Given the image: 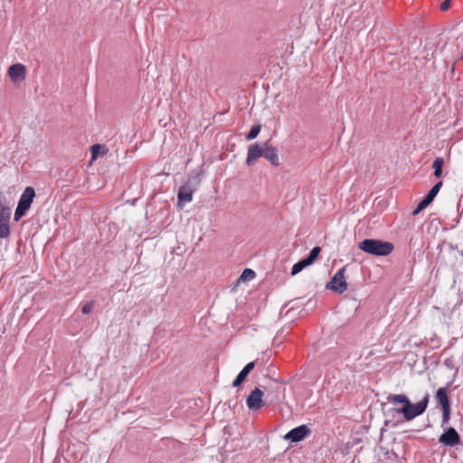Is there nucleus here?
Returning a JSON list of instances; mask_svg holds the SVG:
<instances>
[{"label": "nucleus", "mask_w": 463, "mask_h": 463, "mask_svg": "<svg viewBox=\"0 0 463 463\" xmlns=\"http://www.w3.org/2000/svg\"><path fill=\"white\" fill-rule=\"evenodd\" d=\"M386 400L392 404L402 403V407L395 408L394 411L402 414L404 419L409 421L424 413L429 404L430 394L426 393L421 401L414 404L405 394H389Z\"/></svg>", "instance_id": "1"}, {"label": "nucleus", "mask_w": 463, "mask_h": 463, "mask_svg": "<svg viewBox=\"0 0 463 463\" xmlns=\"http://www.w3.org/2000/svg\"><path fill=\"white\" fill-rule=\"evenodd\" d=\"M358 248L371 255L387 256L393 250V244L375 239H365L358 243Z\"/></svg>", "instance_id": "2"}, {"label": "nucleus", "mask_w": 463, "mask_h": 463, "mask_svg": "<svg viewBox=\"0 0 463 463\" xmlns=\"http://www.w3.org/2000/svg\"><path fill=\"white\" fill-rule=\"evenodd\" d=\"M200 183L198 177L194 178L193 181L188 180L184 184L181 185L178 190V206L183 207L185 203H190L193 199V194L195 187Z\"/></svg>", "instance_id": "3"}, {"label": "nucleus", "mask_w": 463, "mask_h": 463, "mask_svg": "<svg viewBox=\"0 0 463 463\" xmlns=\"http://www.w3.org/2000/svg\"><path fill=\"white\" fill-rule=\"evenodd\" d=\"M345 267L340 269L335 272V274L331 278L330 281L326 284V288L342 294L347 290V282L345 277Z\"/></svg>", "instance_id": "4"}, {"label": "nucleus", "mask_w": 463, "mask_h": 463, "mask_svg": "<svg viewBox=\"0 0 463 463\" xmlns=\"http://www.w3.org/2000/svg\"><path fill=\"white\" fill-rule=\"evenodd\" d=\"M443 429L444 433L439 438V443L448 447H454L461 443L460 436L453 427H445Z\"/></svg>", "instance_id": "5"}, {"label": "nucleus", "mask_w": 463, "mask_h": 463, "mask_svg": "<svg viewBox=\"0 0 463 463\" xmlns=\"http://www.w3.org/2000/svg\"><path fill=\"white\" fill-rule=\"evenodd\" d=\"M263 395L264 392L259 387H256L246 399L248 408L250 411L260 410L264 406Z\"/></svg>", "instance_id": "6"}, {"label": "nucleus", "mask_w": 463, "mask_h": 463, "mask_svg": "<svg viewBox=\"0 0 463 463\" xmlns=\"http://www.w3.org/2000/svg\"><path fill=\"white\" fill-rule=\"evenodd\" d=\"M310 429L307 425L302 424L289 430L284 436V439L291 442H298L303 440L306 437H307L310 434Z\"/></svg>", "instance_id": "7"}, {"label": "nucleus", "mask_w": 463, "mask_h": 463, "mask_svg": "<svg viewBox=\"0 0 463 463\" xmlns=\"http://www.w3.org/2000/svg\"><path fill=\"white\" fill-rule=\"evenodd\" d=\"M264 144L262 146L259 144H253L249 146L248 154L246 158V164L249 166L255 165L256 161L263 156Z\"/></svg>", "instance_id": "8"}, {"label": "nucleus", "mask_w": 463, "mask_h": 463, "mask_svg": "<svg viewBox=\"0 0 463 463\" xmlns=\"http://www.w3.org/2000/svg\"><path fill=\"white\" fill-rule=\"evenodd\" d=\"M263 157L274 166H278L279 165L278 149L269 145V142L264 143Z\"/></svg>", "instance_id": "9"}, {"label": "nucleus", "mask_w": 463, "mask_h": 463, "mask_svg": "<svg viewBox=\"0 0 463 463\" xmlns=\"http://www.w3.org/2000/svg\"><path fill=\"white\" fill-rule=\"evenodd\" d=\"M8 75L14 82L24 80L26 75L25 66L21 63L13 64L8 69Z\"/></svg>", "instance_id": "10"}, {"label": "nucleus", "mask_w": 463, "mask_h": 463, "mask_svg": "<svg viewBox=\"0 0 463 463\" xmlns=\"http://www.w3.org/2000/svg\"><path fill=\"white\" fill-rule=\"evenodd\" d=\"M34 197H35L34 189L31 186H28L23 192V194L19 199L18 204L30 209Z\"/></svg>", "instance_id": "11"}, {"label": "nucleus", "mask_w": 463, "mask_h": 463, "mask_svg": "<svg viewBox=\"0 0 463 463\" xmlns=\"http://www.w3.org/2000/svg\"><path fill=\"white\" fill-rule=\"evenodd\" d=\"M255 367L254 362L248 363L242 370L239 373V374L236 376L235 380L232 383L233 387H238L241 385L245 379L247 378L248 374L253 370Z\"/></svg>", "instance_id": "12"}, {"label": "nucleus", "mask_w": 463, "mask_h": 463, "mask_svg": "<svg viewBox=\"0 0 463 463\" xmlns=\"http://www.w3.org/2000/svg\"><path fill=\"white\" fill-rule=\"evenodd\" d=\"M436 400L438 404H440L442 408L450 407V402L446 388L440 387L437 390Z\"/></svg>", "instance_id": "13"}, {"label": "nucleus", "mask_w": 463, "mask_h": 463, "mask_svg": "<svg viewBox=\"0 0 463 463\" xmlns=\"http://www.w3.org/2000/svg\"><path fill=\"white\" fill-rule=\"evenodd\" d=\"M444 165V160L442 157H436L432 167L434 169V176L439 178L442 175V167Z\"/></svg>", "instance_id": "14"}, {"label": "nucleus", "mask_w": 463, "mask_h": 463, "mask_svg": "<svg viewBox=\"0 0 463 463\" xmlns=\"http://www.w3.org/2000/svg\"><path fill=\"white\" fill-rule=\"evenodd\" d=\"M311 265L305 258L293 265L291 269V275L295 276L298 274L304 268Z\"/></svg>", "instance_id": "15"}, {"label": "nucleus", "mask_w": 463, "mask_h": 463, "mask_svg": "<svg viewBox=\"0 0 463 463\" xmlns=\"http://www.w3.org/2000/svg\"><path fill=\"white\" fill-rule=\"evenodd\" d=\"M11 209L0 203V221L10 222Z\"/></svg>", "instance_id": "16"}, {"label": "nucleus", "mask_w": 463, "mask_h": 463, "mask_svg": "<svg viewBox=\"0 0 463 463\" xmlns=\"http://www.w3.org/2000/svg\"><path fill=\"white\" fill-rule=\"evenodd\" d=\"M442 182L439 181L437 184L433 185V187L428 192V194L425 195L430 202H433L434 198L438 194L439 191L440 190L442 186Z\"/></svg>", "instance_id": "17"}, {"label": "nucleus", "mask_w": 463, "mask_h": 463, "mask_svg": "<svg viewBox=\"0 0 463 463\" xmlns=\"http://www.w3.org/2000/svg\"><path fill=\"white\" fill-rule=\"evenodd\" d=\"M432 202H430L426 196L418 203L417 207L413 210L412 215L419 214L423 209L429 206Z\"/></svg>", "instance_id": "18"}, {"label": "nucleus", "mask_w": 463, "mask_h": 463, "mask_svg": "<svg viewBox=\"0 0 463 463\" xmlns=\"http://www.w3.org/2000/svg\"><path fill=\"white\" fill-rule=\"evenodd\" d=\"M321 252V248L318 246L314 247L309 252L308 256L305 259L310 263L313 264L317 259L319 253Z\"/></svg>", "instance_id": "19"}, {"label": "nucleus", "mask_w": 463, "mask_h": 463, "mask_svg": "<svg viewBox=\"0 0 463 463\" xmlns=\"http://www.w3.org/2000/svg\"><path fill=\"white\" fill-rule=\"evenodd\" d=\"M261 129V126L260 124L254 125L250 132L246 136L247 140H252L258 137Z\"/></svg>", "instance_id": "20"}, {"label": "nucleus", "mask_w": 463, "mask_h": 463, "mask_svg": "<svg viewBox=\"0 0 463 463\" xmlns=\"http://www.w3.org/2000/svg\"><path fill=\"white\" fill-rule=\"evenodd\" d=\"M9 233V222L0 221V239L7 238Z\"/></svg>", "instance_id": "21"}, {"label": "nucleus", "mask_w": 463, "mask_h": 463, "mask_svg": "<svg viewBox=\"0 0 463 463\" xmlns=\"http://www.w3.org/2000/svg\"><path fill=\"white\" fill-rule=\"evenodd\" d=\"M449 418H450V407L442 408V421H441L442 428L447 427V424L449 421Z\"/></svg>", "instance_id": "22"}, {"label": "nucleus", "mask_w": 463, "mask_h": 463, "mask_svg": "<svg viewBox=\"0 0 463 463\" xmlns=\"http://www.w3.org/2000/svg\"><path fill=\"white\" fill-rule=\"evenodd\" d=\"M28 210H29L28 208L18 204L15 209V212H14V220L18 221L20 218H22L26 213V212Z\"/></svg>", "instance_id": "23"}, {"label": "nucleus", "mask_w": 463, "mask_h": 463, "mask_svg": "<svg viewBox=\"0 0 463 463\" xmlns=\"http://www.w3.org/2000/svg\"><path fill=\"white\" fill-rule=\"evenodd\" d=\"M94 306H95L94 301H90V302L85 303L81 307L82 314H84V315L90 314L93 310Z\"/></svg>", "instance_id": "24"}, {"label": "nucleus", "mask_w": 463, "mask_h": 463, "mask_svg": "<svg viewBox=\"0 0 463 463\" xmlns=\"http://www.w3.org/2000/svg\"><path fill=\"white\" fill-rule=\"evenodd\" d=\"M247 277H250L253 279L255 277V272L250 269H245L242 272V274L240 277V279H244Z\"/></svg>", "instance_id": "25"}, {"label": "nucleus", "mask_w": 463, "mask_h": 463, "mask_svg": "<svg viewBox=\"0 0 463 463\" xmlns=\"http://www.w3.org/2000/svg\"><path fill=\"white\" fill-rule=\"evenodd\" d=\"M445 246H448V248L450 250H458V246H453L452 243H447L445 241H443L441 244L439 245V249L441 250L443 247Z\"/></svg>", "instance_id": "26"}, {"label": "nucleus", "mask_w": 463, "mask_h": 463, "mask_svg": "<svg viewBox=\"0 0 463 463\" xmlns=\"http://www.w3.org/2000/svg\"><path fill=\"white\" fill-rule=\"evenodd\" d=\"M100 148H101V146L99 145V144L93 145L91 146V153H92V156L93 157H96L98 156L99 151Z\"/></svg>", "instance_id": "27"}, {"label": "nucleus", "mask_w": 463, "mask_h": 463, "mask_svg": "<svg viewBox=\"0 0 463 463\" xmlns=\"http://www.w3.org/2000/svg\"><path fill=\"white\" fill-rule=\"evenodd\" d=\"M450 5V0H444L443 3L440 5L441 11H447L449 8Z\"/></svg>", "instance_id": "28"}, {"label": "nucleus", "mask_w": 463, "mask_h": 463, "mask_svg": "<svg viewBox=\"0 0 463 463\" xmlns=\"http://www.w3.org/2000/svg\"><path fill=\"white\" fill-rule=\"evenodd\" d=\"M455 66H456V63H454V64L452 65V67H451V70H450L451 73H454V71H455Z\"/></svg>", "instance_id": "29"}, {"label": "nucleus", "mask_w": 463, "mask_h": 463, "mask_svg": "<svg viewBox=\"0 0 463 463\" xmlns=\"http://www.w3.org/2000/svg\"><path fill=\"white\" fill-rule=\"evenodd\" d=\"M460 61H463V55L460 58H458V61H457L458 63L460 62Z\"/></svg>", "instance_id": "30"}]
</instances>
